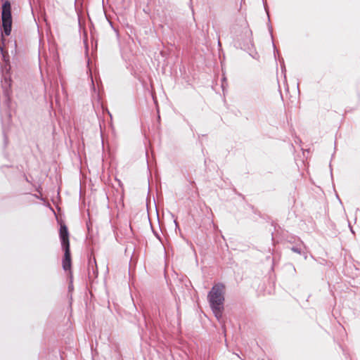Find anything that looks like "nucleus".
<instances>
[{
	"label": "nucleus",
	"instance_id": "2eb2a0df",
	"mask_svg": "<svg viewBox=\"0 0 360 360\" xmlns=\"http://www.w3.org/2000/svg\"><path fill=\"white\" fill-rule=\"evenodd\" d=\"M73 290V285L72 280L70 281V283L68 285V291H71Z\"/></svg>",
	"mask_w": 360,
	"mask_h": 360
},
{
	"label": "nucleus",
	"instance_id": "6e6552de",
	"mask_svg": "<svg viewBox=\"0 0 360 360\" xmlns=\"http://www.w3.org/2000/svg\"><path fill=\"white\" fill-rule=\"evenodd\" d=\"M264 3V9H265V11L267 13V17H268V30H269V34L271 35V39H272V44H273V47H274V56L276 57V53H278V49H276L274 43V37H273V27L270 23V17H269V11H268V6L266 4V3L265 2H263Z\"/></svg>",
	"mask_w": 360,
	"mask_h": 360
},
{
	"label": "nucleus",
	"instance_id": "20e7f679",
	"mask_svg": "<svg viewBox=\"0 0 360 360\" xmlns=\"http://www.w3.org/2000/svg\"><path fill=\"white\" fill-rule=\"evenodd\" d=\"M243 34L244 37L241 35L236 37V40L238 42V46H240V49H245L249 48L250 45H252V31L248 27H245L243 31Z\"/></svg>",
	"mask_w": 360,
	"mask_h": 360
},
{
	"label": "nucleus",
	"instance_id": "0eeeda50",
	"mask_svg": "<svg viewBox=\"0 0 360 360\" xmlns=\"http://www.w3.org/2000/svg\"><path fill=\"white\" fill-rule=\"evenodd\" d=\"M98 268L96 262V259L94 257L93 259L90 257L89 258L88 262V275L91 278V277L96 278L98 276Z\"/></svg>",
	"mask_w": 360,
	"mask_h": 360
},
{
	"label": "nucleus",
	"instance_id": "dca6fc26",
	"mask_svg": "<svg viewBox=\"0 0 360 360\" xmlns=\"http://www.w3.org/2000/svg\"><path fill=\"white\" fill-rule=\"evenodd\" d=\"M280 62L282 63L281 64L282 71H283V70H285V66L283 65L284 64V60L283 58H281V60H280Z\"/></svg>",
	"mask_w": 360,
	"mask_h": 360
},
{
	"label": "nucleus",
	"instance_id": "6ab92c4d",
	"mask_svg": "<svg viewBox=\"0 0 360 360\" xmlns=\"http://www.w3.org/2000/svg\"><path fill=\"white\" fill-rule=\"evenodd\" d=\"M330 175H331V178L333 179V172H332V167H331V164L330 163Z\"/></svg>",
	"mask_w": 360,
	"mask_h": 360
},
{
	"label": "nucleus",
	"instance_id": "423d86ee",
	"mask_svg": "<svg viewBox=\"0 0 360 360\" xmlns=\"http://www.w3.org/2000/svg\"><path fill=\"white\" fill-rule=\"evenodd\" d=\"M64 255L62 259V267L65 271H70L72 268V257L70 247L62 248Z\"/></svg>",
	"mask_w": 360,
	"mask_h": 360
},
{
	"label": "nucleus",
	"instance_id": "f03ea898",
	"mask_svg": "<svg viewBox=\"0 0 360 360\" xmlns=\"http://www.w3.org/2000/svg\"><path fill=\"white\" fill-rule=\"evenodd\" d=\"M225 285L217 283L213 285L207 295V300L211 309L219 310L224 305Z\"/></svg>",
	"mask_w": 360,
	"mask_h": 360
},
{
	"label": "nucleus",
	"instance_id": "39448f33",
	"mask_svg": "<svg viewBox=\"0 0 360 360\" xmlns=\"http://www.w3.org/2000/svg\"><path fill=\"white\" fill-rule=\"evenodd\" d=\"M59 238L61 244V248L70 247V233L68 226L65 224H63L59 229Z\"/></svg>",
	"mask_w": 360,
	"mask_h": 360
},
{
	"label": "nucleus",
	"instance_id": "f257e3e1",
	"mask_svg": "<svg viewBox=\"0 0 360 360\" xmlns=\"http://www.w3.org/2000/svg\"><path fill=\"white\" fill-rule=\"evenodd\" d=\"M1 21L0 22L1 34L6 37L9 36L12 31V7L9 0H1Z\"/></svg>",
	"mask_w": 360,
	"mask_h": 360
},
{
	"label": "nucleus",
	"instance_id": "9d476101",
	"mask_svg": "<svg viewBox=\"0 0 360 360\" xmlns=\"http://www.w3.org/2000/svg\"><path fill=\"white\" fill-rule=\"evenodd\" d=\"M213 311L215 317L217 319V320H220L222 317L223 311L224 310V305H221V308L219 310H215L214 309H211Z\"/></svg>",
	"mask_w": 360,
	"mask_h": 360
},
{
	"label": "nucleus",
	"instance_id": "5701e85b",
	"mask_svg": "<svg viewBox=\"0 0 360 360\" xmlns=\"http://www.w3.org/2000/svg\"><path fill=\"white\" fill-rule=\"evenodd\" d=\"M218 44H219V46H221V44H220V41H219H219H218Z\"/></svg>",
	"mask_w": 360,
	"mask_h": 360
},
{
	"label": "nucleus",
	"instance_id": "b1692460",
	"mask_svg": "<svg viewBox=\"0 0 360 360\" xmlns=\"http://www.w3.org/2000/svg\"><path fill=\"white\" fill-rule=\"evenodd\" d=\"M356 211V212L360 211L359 208H357Z\"/></svg>",
	"mask_w": 360,
	"mask_h": 360
},
{
	"label": "nucleus",
	"instance_id": "1a4fd4ad",
	"mask_svg": "<svg viewBox=\"0 0 360 360\" xmlns=\"http://www.w3.org/2000/svg\"><path fill=\"white\" fill-rule=\"evenodd\" d=\"M5 35H1V43H0V54L1 55L2 60L4 62L7 63V62H9V56L7 52H5L4 49V46L5 44L6 39L4 38Z\"/></svg>",
	"mask_w": 360,
	"mask_h": 360
},
{
	"label": "nucleus",
	"instance_id": "7ed1b4c3",
	"mask_svg": "<svg viewBox=\"0 0 360 360\" xmlns=\"http://www.w3.org/2000/svg\"><path fill=\"white\" fill-rule=\"evenodd\" d=\"M4 63V68L1 69V87L3 91L4 95L6 96V104L8 106L11 98L10 93L11 89L12 79L11 76V65L10 61L7 63Z\"/></svg>",
	"mask_w": 360,
	"mask_h": 360
},
{
	"label": "nucleus",
	"instance_id": "f8f14e48",
	"mask_svg": "<svg viewBox=\"0 0 360 360\" xmlns=\"http://www.w3.org/2000/svg\"><path fill=\"white\" fill-rule=\"evenodd\" d=\"M3 134H4V146H6L8 144V137H7L4 130H3Z\"/></svg>",
	"mask_w": 360,
	"mask_h": 360
},
{
	"label": "nucleus",
	"instance_id": "4be33fe9",
	"mask_svg": "<svg viewBox=\"0 0 360 360\" xmlns=\"http://www.w3.org/2000/svg\"><path fill=\"white\" fill-rule=\"evenodd\" d=\"M174 223H175V224H176V226H177V222H176V220H174Z\"/></svg>",
	"mask_w": 360,
	"mask_h": 360
},
{
	"label": "nucleus",
	"instance_id": "a211bd4d",
	"mask_svg": "<svg viewBox=\"0 0 360 360\" xmlns=\"http://www.w3.org/2000/svg\"><path fill=\"white\" fill-rule=\"evenodd\" d=\"M14 46H15L14 52H15V54H16V53H17V49H17V44H16V41H15Z\"/></svg>",
	"mask_w": 360,
	"mask_h": 360
},
{
	"label": "nucleus",
	"instance_id": "9b49d317",
	"mask_svg": "<svg viewBox=\"0 0 360 360\" xmlns=\"http://www.w3.org/2000/svg\"><path fill=\"white\" fill-rule=\"evenodd\" d=\"M290 250L294 252H296V253H298V254H301L302 252V249L300 247H298V246H292V248H290Z\"/></svg>",
	"mask_w": 360,
	"mask_h": 360
},
{
	"label": "nucleus",
	"instance_id": "4468645a",
	"mask_svg": "<svg viewBox=\"0 0 360 360\" xmlns=\"http://www.w3.org/2000/svg\"><path fill=\"white\" fill-rule=\"evenodd\" d=\"M91 89H92V90L94 92H96V87H95V85H94V80H93L92 77H91Z\"/></svg>",
	"mask_w": 360,
	"mask_h": 360
},
{
	"label": "nucleus",
	"instance_id": "ddd939ff",
	"mask_svg": "<svg viewBox=\"0 0 360 360\" xmlns=\"http://www.w3.org/2000/svg\"><path fill=\"white\" fill-rule=\"evenodd\" d=\"M153 233H154L155 236H156V238H158V239L161 242V243L163 245V242H162V238H161L160 235L158 233L155 232L154 231H153Z\"/></svg>",
	"mask_w": 360,
	"mask_h": 360
},
{
	"label": "nucleus",
	"instance_id": "aec40b11",
	"mask_svg": "<svg viewBox=\"0 0 360 360\" xmlns=\"http://www.w3.org/2000/svg\"><path fill=\"white\" fill-rule=\"evenodd\" d=\"M349 228H350V231H352V233H354V230L352 229V226H351V225H350V223H349Z\"/></svg>",
	"mask_w": 360,
	"mask_h": 360
},
{
	"label": "nucleus",
	"instance_id": "412c9836",
	"mask_svg": "<svg viewBox=\"0 0 360 360\" xmlns=\"http://www.w3.org/2000/svg\"><path fill=\"white\" fill-rule=\"evenodd\" d=\"M349 228H350V231H352V233H354V230L352 229V226H351V225H350V223H349Z\"/></svg>",
	"mask_w": 360,
	"mask_h": 360
},
{
	"label": "nucleus",
	"instance_id": "f3484780",
	"mask_svg": "<svg viewBox=\"0 0 360 360\" xmlns=\"http://www.w3.org/2000/svg\"><path fill=\"white\" fill-rule=\"evenodd\" d=\"M110 25H111L112 28L115 30V32L117 33V35H118V31H117V30H116V29L113 27V25H112V24L111 22H110Z\"/></svg>",
	"mask_w": 360,
	"mask_h": 360
}]
</instances>
